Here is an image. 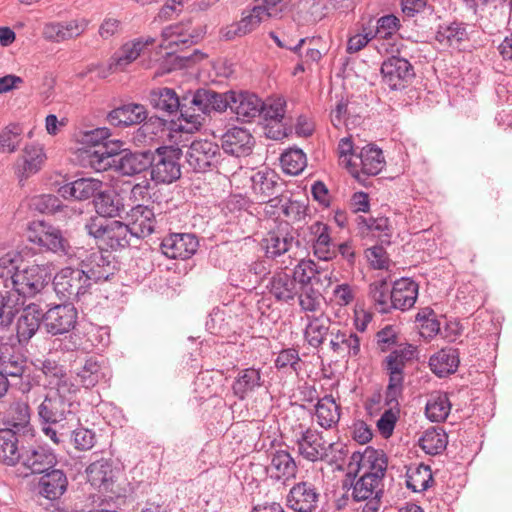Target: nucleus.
<instances>
[{"mask_svg":"<svg viewBox=\"0 0 512 512\" xmlns=\"http://www.w3.org/2000/svg\"><path fill=\"white\" fill-rule=\"evenodd\" d=\"M357 463L359 479L352 483L354 501H366L361 512H377L383 495V478L387 470V458L383 452L366 448L364 453H353Z\"/></svg>","mask_w":512,"mask_h":512,"instance_id":"nucleus-1","label":"nucleus"},{"mask_svg":"<svg viewBox=\"0 0 512 512\" xmlns=\"http://www.w3.org/2000/svg\"><path fill=\"white\" fill-rule=\"evenodd\" d=\"M0 277L11 279L18 297H33L49 283L51 273L45 265L29 264L19 252H8L0 257Z\"/></svg>","mask_w":512,"mask_h":512,"instance_id":"nucleus-2","label":"nucleus"},{"mask_svg":"<svg viewBox=\"0 0 512 512\" xmlns=\"http://www.w3.org/2000/svg\"><path fill=\"white\" fill-rule=\"evenodd\" d=\"M224 93L212 89L200 88L182 97L181 116L178 117V130L194 133L203 126L206 116L211 112H224L227 102Z\"/></svg>","mask_w":512,"mask_h":512,"instance_id":"nucleus-3","label":"nucleus"},{"mask_svg":"<svg viewBox=\"0 0 512 512\" xmlns=\"http://www.w3.org/2000/svg\"><path fill=\"white\" fill-rule=\"evenodd\" d=\"M151 152H123L100 147L91 155L90 165L96 171H106L115 167L123 175L132 176L145 171L150 166Z\"/></svg>","mask_w":512,"mask_h":512,"instance_id":"nucleus-4","label":"nucleus"},{"mask_svg":"<svg viewBox=\"0 0 512 512\" xmlns=\"http://www.w3.org/2000/svg\"><path fill=\"white\" fill-rule=\"evenodd\" d=\"M182 151L178 147L161 146L150 156L151 180L157 184H171L181 177Z\"/></svg>","mask_w":512,"mask_h":512,"instance_id":"nucleus-5","label":"nucleus"},{"mask_svg":"<svg viewBox=\"0 0 512 512\" xmlns=\"http://www.w3.org/2000/svg\"><path fill=\"white\" fill-rule=\"evenodd\" d=\"M73 396L68 391H50L37 408L41 422L55 425L73 420L78 406Z\"/></svg>","mask_w":512,"mask_h":512,"instance_id":"nucleus-6","label":"nucleus"},{"mask_svg":"<svg viewBox=\"0 0 512 512\" xmlns=\"http://www.w3.org/2000/svg\"><path fill=\"white\" fill-rule=\"evenodd\" d=\"M27 239L29 242L58 255L68 258L75 256L73 248L63 236L62 231L44 221H33L29 225Z\"/></svg>","mask_w":512,"mask_h":512,"instance_id":"nucleus-7","label":"nucleus"},{"mask_svg":"<svg viewBox=\"0 0 512 512\" xmlns=\"http://www.w3.org/2000/svg\"><path fill=\"white\" fill-rule=\"evenodd\" d=\"M78 258L80 259L79 267L89 283L91 281H107L118 270V262L108 250L92 249L83 251Z\"/></svg>","mask_w":512,"mask_h":512,"instance_id":"nucleus-8","label":"nucleus"},{"mask_svg":"<svg viewBox=\"0 0 512 512\" xmlns=\"http://www.w3.org/2000/svg\"><path fill=\"white\" fill-rule=\"evenodd\" d=\"M300 431L295 433V444L298 454L309 462L325 461L329 453L338 446L324 440L322 432L311 427L299 425Z\"/></svg>","mask_w":512,"mask_h":512,"instance_id":"nucleus-9","label":"nucleus"},{"mask_svg":"<svg viewBox=\"0 0 512 512\" xmlns=\"http://www.w3.org/2000/svg\"><path fill=\"white\" fill-rule=\"evenodd\" d=\"M271 16L272 12H269V7L259 5V1H255L253 6L247 7L242 11L240 20L220 29V37L225 41L242 38L254 32L263 21Z\"/></svg>","mask_w":512,"mask_h":512,"instance_id":"nucleus-10","label":"nucleus"},{"mask_svg":"<svg viewBox=\"0 0 512 512\" xmlns=\"http://www.w3.org/2000/svg\"><path fill=\"white\" fill-rule=\"evenodd\" d=\"M221 156L219 145L207 139L192 141L185 153L187 164L196 173H204L217 168Z\"/></svg>","mask_w":512,"mask_h":512,"instance_id":"nucleus-11","label":"nucleus"},{"mask_svg":"<svg viewBox=\"0 0 512 512\" xmlns=\"http://www.w3.org/2000/svg\"><path fill=\"white\" fill-rule=\"evenodd\" d=\"M53 285L60 298L67 301H80L88 292L91 283H89L80 267H65L54 276Z\"/></svg>","mask_w":512,"mask_h":512,"instance_id":"nucleus-12","label":"nucleus"},{"mask_svg":"<svg viewBox=\"0 0 512 512\" xmlns=\"http://www.w3.org/2000/svg\"><path fill=\"white\" fill-rule=\"evenodd\" d=\"M203 30L192 26L190 21L170 25L162 31L160 47L176 51V48H185L196 44L203 37Z\"/></svg>","mask_w":512,"mask_h":512,"instance_id":"nucleus-13","label":"nucleus"},{"mask_svg":"<svg viewBox=\"0 0 512 512\" xmlns=\"http://www.w3.org/2000/svg\"><path fill=\"white\" fill-rule=\"evenodd\" d=\"M382 81L391 90H402L414 78L412 64L405 58L391 56L381 65Z\"/></svg>","mask_w":512,"mask_h":512,"instance_id":"nucleus-14","label":"nucleus"},{"mask_svg":"<svg viewBox=\"0 0 512 512\" xmlns=\"http://www.w3.org/2000/svg\"><path fill=\"white\" fill-rule=\"evenodd\" d=\"M77 319L78 312L72 303L55 305L43 313V325L51 335L70 332L75 327Z\"/></svg>","mask_w":512,"mask_h":512,"instance_id":"nucleus-15","label":"nucleus"},{"mask_svg":"<svg viewBox=\"0 0 512 512\" xmlns=\"http://www.w3.org/2000/svg\"><path fill=\"white\" fill-rule=\"evenodd\" d=\"M227 108L237 115V119L243 122H251L261 114L263 100L250 92L228 91L224 93Z\"/></svg>","mask_w":512,"mask_h":512,"instance_id":"nucleus-16","label":"nucleus"},{"mask_svg":"<svg viewBox=\"0 0 512 512\" xmlns=\"http://www.w3.org/2000/svg\"><path fill=\"white\" fill-rule=\"evenodd\" d=\"M116 473L110 458L95 459L86 468L89 483L102 493H117L115 489Z\"/></svg>","mask_w":512,"mask_h":512,"instance_id":"nucleus-17","label":"nucleus"},{"mask_svg":"<svg viewBox=\"0 0 512 512\" xmlns=\"http://www.w3.org/2000/svg\"><path fill=\"white\" fill-rule=\"evenodd\" d=\"M199 242L192 233H170L162 239V253L170 259H188L198 249Z\"/></svg>","mask_w":512,"mask_h":512,"instance_id":"nucleus-18","label":"nucleus"},{"mask_svg":"<svg viewBox=\"0 0 512 512\" xmlns=\"http://www.w3.org/2000/svg\"><path fill=\"white\" fill-rule=\"evenodd\" d=\"M418 356L417 347L406 343L392 350L382 361V368L386 371L391 382L404 383V369L406 364Z\"/></svg>","mask_w":512,"mask_h":512,"instance_id":"nucleus-19","label":"nucleus"},{"mask_svg":"<svg viewBox=\"0 0 512 512\" xmlns=\"http://www.w3.org/2000/svg\"><path fill=\"white\" fill-rule=\"evenodd\" d=\"M320 492L309 481H300L292 486L287 495V505L296 512H313L318 507Z\"/></svg>","mask_w":512,"mask_h":512,"instance_id":"nucleus-20","label":"nucleus"},{"mask_svg":"<svg viewBox=\"0 0 512 512\" xmlns=\"http://www.w3.org/2000/svg\"><path fill=\"white\" fill-rule=\"evenodd\" d=\"M155 39L152 37H139L124 43L109 59L108 68L110 71H124L127 66L133 63L144 51L153 45Z\"/></svg>","mask_w":512,"mask_h":512,"instance_id":"nucleus-21","label":"nucleus"},{"mask_svg":"<svg viewBox=\"0 0 512 512\" xmlns=\"http://www.w3.org/2000/svg\"><path fill=\"white\" fill-rule=\"evenodd\" d=\"M361 169L357 170V165L351 159L347 160V167L353 177L360 180V175L375 176L379 174L385 166V159L380 148L374 145L363 147L358 156Z\"/></svg>","mask_w":512,"mask_h":512,"instance_id":"nucleus-22","label":"nucleus"},{"mask_svg":"<svg viewBox=\"0 0 512 512\" xmlns=\"http://www.w3.org/2000/svg\"><path fill=\"white\" fill-rule=\"evenodd\" d=\"M19 463L32 474H44L54 468L57 459L49 447L36 446L23 450Z\"/></svg>","mask_w":512,"mask_h":512,"instance_id":"nucleus-23","label":"nucleus"},{"mask_svg":"<svg viewBox=\"0 0 512 512\" xmlns=\"http://www.w3.org/2000/svg\"><path fill=\"white\" fill-rule=\"evenodd\" d=\"M254 144V137L244 128H230L222 136L223 150L235 157H245L250 155Z\"/></svg>","mask_w":512,"mask_h":512,"instance_id":"nucleus-24","label":"nucleus"},{"mask_svg":"<svg viewBox=\"0 0 512 512\" xmlns=\"http://www.w3.org/2000/svg\"><path fill=\"white\" fill-rule=\"evenodd\" d=\"M252 191L258 202L268 201L270 197L282 191L283 182L273 170L265 168L251 177Z\"/></svg>","mask_w":512,"mask_h":512,"instance_id":"nucleus-25","label":"nucleus"},{"mask_svg":"<svg viewBox=\"0 0 512 512\" xmlns=\"http://www.w3.org/2000/svg\"><path fill=\"white\" fill-rule=\"evenodd\" d=\"M18 313L16 336L20 344L28 343L43 323V312L37 304H30Z\"/></svg>","mask_w":512,"mask_h":512,"instance_id":"nucleus-26","label":"nucleus"},{"mask_svg":"<svg viewBox=\"0 0 512 512\" xmlns=\"http://www.w3.org/2000/svg\"><path fill=\"white\" fill-rule=\"evenodd\" d=\"M36 367L43 373L49 385L54 386V390L68 391V394L75 395L78 387L69 379L66 369L53 359L38 360Z\"/></svg>","mask_w":512,"mask_h":512,"instance_id":"nucleus-27","label":"nucleus"},{"mask_svg":"<svg viewBox=\"0 0 512 512\" xmlns=\"http://www.w3.org/2000/svg\"><path fill=\"white\" fill-rule=\"evenodd\" d=\"M312 238L314 255L322 261H330L337 255L336 246L330 235V227L320 221H316L309 227Z\"/></svg>","mask_w":512,"mask_h":512,"instance_id":"nucleus-28","label":"nucleus"},{"mask_svg":"<svg viewBox=\"0 0 512 512\" xmlns=\"http://www.w3.org/2000/svg\"><path fill=\"white\" fill-rule=\"evenodd\" d=\"M127 219L136 238L148 237L155 231V213L146 205L137 204L132 207L127 213Z\"/></svg>","mask_w":512,"mask_h":512,"instance_id":"nucleus-29","label":"nucleus"},{"mask_svg":"<svg viewBox=\"0 0 512 512\" xmlns=\"http://www.w3.org/2000/svg\"><path fill=\"white\" fill-rule=\"evenodd\" d=\"M86 19H74L66 22H52L44 26L43 35L53 42H62L81 35L88 26Z\"/></svg>","mask_w":512,"mask_h":512,"instance_id":"nucleus-30","label":"nucleus"},{"mask_svg":"<svg viewBox=\"0 0 512 512\" xmlns=\"http://www.w3.org/2000/svg\"><path fill=\"white\" fill-rule=\"evenodd\" d=\"M148 99L155 110L167 116L177 113L181 116L182 98L178 96L174 89L168 87L153 88L149 92Z\"/></svg>","mask_w":512,"mask_h":512,"instance_id":"nucleus-31","label":"nucleus"},{"mask_svg":"<svg viewBox=\"0 0 512 512\" xmlns=\"http://www.w3.org/2000/svg\"><path fill=\"white\" fill-rule=\"evenodd\" d=\"M418 288V284L410 278L395 281L390 292L392 309L401 311L411 309L417 300Z\"/></svg>","mask_w":512,"mask_h":512,"instance_id":"nucleus-32","label":"nucleus"},{"mask_svg":"<svg viewBox=\"0 0 512 512\" xmlns=\"http://www.w3.org/2000/svg\"><path fill=\"white\" fill-rule=\"evenodd\" d=\"M103 188V182L95 178H79L60 187L59 192L65 198L83 201L96 197Z\"/></svg>","mask_w":512,"mask_h":512,"instance_id":"nucleus-33","label":"nucleus"},{"mask_svg":"<svg viewBox=\"0 0 512 512\" xmlns=\"http://www.w3.org/2000/svg\"><path fill=\"white\" fill-rule=\"evenodd\" d=\"M307 324L304 330V338L313 348H319L331 332V319L324 313L320 315H306Z\"/></svg>","mask_w":512,"mask_h":512,"instance_id":"nucleus-34","label":"nucleus"},{"mask_svg":"<svg viewBox=\"0 0 512 512\" xmlns=\"http://www.w3.org/2000/svg\"><path fill=\"white\" fill-rule=\"evenodd\" d=\"M459 364V351L452 347H446L439 350L429 359V367L438 377H446L454 374L457 371Z\"/></svg>","mask_w":512,"mask_h":512,"instance_id":"nucleus-35","label":"nucleus"},{"mask_svg":"<svg viewBox=\"0 0 512 512\" xmlns=\"http://www.w3.org/2000/svg\"><path fill=\"white\" fill-rule=\"evenodd\" d=\"M147 118V111L141 104L129 103L109 112L107 120L114 126H131L140 124Z\"/></svg>","mask_w":512,"mask_h":512,"instance_id":"nucleus-36","label":"nucleus"},{"mask_svg":"<svg viewBox=\"0 0 512 512\" xmlns=\"http://www.w3.org/2000/svg\"><path fill=\"white\" fill-rule=\"evenodd\" d=\"M96 213L101 217H119L124 211L123 198L113 189L102 190L93 199Z\"/></svg>","mask_w":512,"mask_h":512,"instance_id":"nucleus-37","label":"nucleus"},{"mask_svg":"<svg viewBox=\"0 0 512 512\" xmlns=\"http://www.w3.org/2000/svg\"><path fill=\"white\" fill-rule=\"evenodd\" d=\"M330 336V348L334 353L347 354L350 357L359 355L360 338L356 333L348 329L332 327Z\"/></svg>","mask_w":512,"mask_h":512,"instance_id":"nucleus-38","label":"nucleus"},{"mask_svg":"<svg viewBox=\"0 0 512 512\" xmlns=\"http://www.w3.org/2000/svg\"><path fill=\"white\" fill-rule=\"evenodd\" d=\"M68 480L61 469H52L44 473L39 480V493L49 500L60 498L66 491Z\"/></svg>","mask_w":512,"mask_h":512,"instance_id":"nucleus-39","label":"nucleus"},{"mask_svg":"<svg viewBox=\"0 0 512 512\" xmlns=\"http://www.w3.org/2000/svg\"><path fill=\"white\" fill-rule=\"evenodd\" d=\"M268 288L277 301L286 303L294 300L299 292L296 278L286 272L274 274Z\"/></svg>","mask_w":512,"mask_h":512,"instance_id":"nucleus-40","label":"nucleus"},{"mask_svg":"<svg viewBox=\"0 0 512 512\" xmlns=\"http://www.w3.org/2000/svg\"><path fill=\"white\" fill-rule=\"evenodd\" d=\"M261 370L254 367L245 368L238 372L232 384L234 396L244 400L249 394L262 386Z\"/></svg>","mask_w":512,"mask_h":512,"instance_id":"nucleus-41","label":"nucleus"},{"mask_svg":"<svg viewBox=\"0 0 512 512\" xmlns=\"http://www.w3.org/2000/svg\"><path fill=\"white\" fill-rule=\"evenodd\" d=\"M22 452L17 433L9 428L0 429V462L15 466L20 462Z\"/></svg>","mask_w":512,"mask_h":512,"instance_id":"nucleus-42","label":"nucleus"},{"mask_svg":"<svg viewBox=\"0 0 512 512\" xmlns=\"http://www.w3.org/2000/svg\"><path fill=\"white\" fill-rule=\"evenodd\" d=\"M315 415L317 423L328 430L335 427L341 416V406L336 403L332 395H325L317 400L315 404Z\"/></svg>","mask_w":512,"mask_h":512,"instance_id":"nucleus-43","label":"nucleus"},{"mask_svg":"<svg viewBox=\"0 0 512 512\" xmlns=\"http://www.w3.org/2000/svg\"><path fill=\"white\" fill-rule=\"evenodd\" d=\"M298 243L293 235L280 230L270 231L262 240L266 256L272 259L287 253L294 244Z\"/></svg>","mask_w":512,"mask_h":512,"instance_id":"nucleus-44","label":"nucleus"},{"mask_svg":"<svg viewBox=\"0 0 512 512\" xmlns=\"http://www.w3.org/2000/svg\"><path fill=\"white\" fill-rule=\"evenodd\" d=\"M268 472L271 478L288 480L296 476L297 464L288 451L277 450L272 454Z\"/></svg>","mask_w":512,"mask_h":512,"instance_id":"nucleus-45","label":"nucleus"},{"mask_svg":"<svg viewBox=\"0 0 512 512\" xmlns=\"http://www.w3.org/2000/svg\"><path fill=\"white\" fill-rule=\"evenodd\" d=\"M435 39L444 46L459 47L468 40L467 25L463 22H451L440 25Z\"/></svg>","mask_w":512,"mask_h":512,"instance_id":"nucleus-46","label":"nucleus"},{"mask_svg":"<svg viewBox=\"0 0 512 512\" xmlns=\"http://www.w3.org/2000/svg\"><path fill=\"white\" fill-rule=\"evenodd\" d=\"M135 237L130 225L120 221L109 222L108 231L103 242L112 250H120L130 245L131 239Z\"/></svg>","mask_w":512,"mask_h":512,"instance_id":"nucleus-47","label":"nucleus"},{"mask_svg":"<svg viewBox=\"0 0 512 512\" xmlns=\"http://www.w3.org/2000/svg\"><path fill=\"white\" fill-rule=\"evenodd\" d=\"M448 436L441 427H431L419 438V446L429 455L441 454L447 447Z\"/></svg>","mask_w":512,"mask_h":512,"instance_id":"nucleus-48","label":"nucleus"},{"mask_svg":"<svg viewBox=\"0 0 512 512\" xmlns=\"http://www.w3.org/2000/svg\"><path fill=\"white\" fill-rule=\"evenodd\" d=\"M75 373L76 379L86 389L95 387L105 377L103 367L96 357L87 358Z\"/></svg>","mask_w":512,"mask_h":512,"instance_id":"nucleus-49","label":"nucleus"},{"mask_svg":"<svg viewBox=\"0 0 512 512\" xmlns=\"http://www.w3.org/2000/svg\"><path fill=\"white\" fill-rule=\"evenodd\" d=\"M433 481L432 472L428 465L423 463L409 466L406 472V486L413 492H423Z\"/></svg>","mask_w":512,"mask_h":512,"instance_id":"nucleus-50","label":"nucleus"},{"mask_svg":"<svg viewBox=\"0 0 512 512\" xmlns=\"http://www.w3.org/2000/svg\"><path fill=\"white\" fill-rule=\"evenodd\" d=\"M451 403L447 393L438 392L432 394L425 407V414L432 422H442L448 417Z\"/></svg>","mask_w":512,"mask_h":512,"instance_id":"nucleus-51","label":"nucleus"},{"mask_svg":"<svg viewBox=\"0 0 512 512\" xmlns=\"http://www.w3.org/2000/svg\"><path fill=\"white\" fill-rule=\"evenodd\" d=\"M390 292V285L385 279L377 280L370 284L369 296L378 312L386 314L392 310Z\"/></svg>","mask_w":512,"mask_h":512,"instance_id":"nucleus-52","label":"nucleus"},{"mask_svg":"<svg viewBox=\"0 0 512 512\" xmlns=\"http://www.w3.org/2000/svg\"><path fill=\"white\" fill-rule=\"evenodd\" d=\"M23 171L22 174L28 177L37 173L46 160V155L42 146L38 144L27 145L23 151Z\"/></svg>","mask_w":512,"mask_h":512,"instance_id":"nucleus-53","label":"nucleus"},{"mask_svg":"<svg viewBox=\"0 0 512 512\" xmlns=\"http://www.w3.org/2000/svg\"><path fill=\"white\" fill-rule=\"evenodd\" d=\"M283 171L289 175L300 174L307 165L306 154L299 148H290L280 157Z\"/></svg>","mask_w":512,"mask_h":512,"instance_id":"nucleus-54","label":"nucleus"},{"mask_svg":"<svg viewBox=\"0 0 512 512\" xmlns=\"http://www.w3.org/2000/svg\"><path fill=\"white\" fill-rule=\"evenodd\" d=\"M19 298L11 291H0V325L8 327L19 312Z\"/></svg>","mask_w":512,"mask_h":512,"instance_id":"nucleus-55","label":"nucleus"},{"mask_svg":"<svg viewBox=\"0 0 512 512\" xmlns=\"http://www.w3.org/2000/svg\"><path fill=\"white\" fill-rule=\"evenodd\" d=\"M297 294L302 311L315 313L320 309L322 294L313 285L300 286Z\"/></svg>","mask_w":512,"mask_h":512,"instance_id":"nucleus-56","label":"nucleus"},{"mask_svg":"<svg viewBox=\"0 0 512 512\" xmlns=\"http://www.w3.org/2000/svg\"><path fill=\"white\" fill-rule=\"evenodd\" d=\"M23 129L19 124H9L0 133V151L15 152L22 141Z\"/></svg>","mask_w":512,"mask_h":512,"instance_id":"nucleus-57","label":"nucleus"},{"mask_svg":"<svg viewBox=\"0 0 512 512\" xmlns=\"http://www.w3.org/2000/svg\"><path fill=\"white\" fill-rule=\"evenodd\" d=\"M320 273L319 266L313 260L300 261L294 270L293 277L297 280V285L306 286L313 285V280Z\"/></svg>","mask_w":512,"mask_h":512,"instance_id":"nucleus-58","label":"nucleus"},{"mask_svg":"<svg viewBox=\"0 0 512 512\" xmlns=\"http://www.w3.org/2000/svg\"><path fill=\"white\" fill-rule=\"evenodd\" d=\"M0 367L6 378L21 377L25 371V360L20 355L7 356L3 351H0Z\"/></svg>","mask_w":512,"mask_h":512,"instance_id":"nucleus-59","label":"nucleus"},{"mask_svg":"<svg viewBox=\"0 0 512 512\" xmlns=\"http://www.w3.org/2000/svg\"><path fill=\"white\" fill-rule=\"evenodd\" d=\"M400 28L399 19L393 15H385L380 17L377 20L376 29L373 30V34H375V38L379 37L382 39L391 38Z\"/></svg>","mask_w":512,"mask_h":512,"instance_id":"nucleus-60","label":"nucleus"},{"mask_svg":"<svg viewBox=\"0 0 512 512\" xmlns=\"http://www.w3.org/2000/svg\"><path fill=\"white\" fill-rule=\"evenodd\" d=\"M285 114V101L281 98L263 101L261 117L265 121H281Z\"/></svg>","mask_w":512,"mask_h":512,"instance_id":"nucleus-61","label":"nucleus"},{"mask_svg":"<svg viewBox=\"0 0 512 512\" xmlns=\"http://www.w3.org/2000/svg\"><path fill=\"white\" fill-rule=\"evenodd\" d=\"M376 344L381 352L389 351L398 344V332L393 325H386L376 333Z\"/></svg>","mask_w":512,"mask_h":512,"instance_id":"nucleus-62","label":"nucleus"},{"mask_svg":"<svg viewBox=\"0 0 512 512\" xmlns=\"http://www.w3.org/2000/svg\"><path fill=\"white\" fill-rule=\"evenodd\" d=\"M33 205L36 210L45 214H54L63 206L62 201L52 194H43L35 197Z\"/></svg>","mask_w":512,"mask_h":512,"instance_id":"nucleus-63","label":"nucleus"},{"mask_svg":"<svg viewBox=\"0 0 512 512\" xmlns=\"http://www.w3.org/2000/svg\"><path fill=\"white\" fill-rule=\"evenodd\" d=\"M307 205L303 201L286 199L282 204L283 215L292 222L304 220L306 217Z\"/></svg>","mask_w":512,"mask_h":512,"instance_id":"nucleus-64","label":"nucleus"}]
</instances>
